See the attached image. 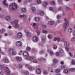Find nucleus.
Listing matches in <instances>:
<instances>
[{
	"instance_id": "nucleus-1",
	"label": "nucleus",
	"mask_w": 75,
	"mask_h": 75,
	"mask_svg": "<svg viewBox=\"0 0 75 75\" xmlns=\"http://www.w3.org/2000/svg\"><path fill=\"white\" fill-rule=\"evenodd\" d=\"M9 8L13 11H15L17 8V4L16 3H13L9 5Z\"/></svg>"
},
{
	"instance_id": "nucleus-2",
	"label": "nucleus",
	"mask_w": 75,
	"mask_h": 75,
	"mask_svg": "<svg viewBox=\"0 0 75 75\" xmlns=\"http://www.w3.org/2000/svg\"><path fill=\"white\" fill-rule=\"evenodd\" d=\"M64 20L65 21V23L63 24V28H64V31H65L66 30V29H67V28H68V20L66 18H65L64 19Z\"/></svg>"
},
{
	"instance_id": "nucleus-3",
	"label": "nucleus",
	"mask_w": 75,
	"mask_h": 75,
	"mask_svg": "<svg viewBox=\"0 0 75 75\" xmlns=\"http://www.w3.org/2000/svg\"><path fill=\"white\" fill-rule=\"evenodd\" d=\"M23 55L24 57H28L29 54H28V52H23V51H21L19 53V55Z\"/></svg>"
},
{
	"instance_id": "nucleus-4",
	"label": "nucleus",
	"mask_w": 75,
	"mask_h": 75,
	"mask_svg": "<svg viewBox=\"0 0 75 75\" xmlns=\"http://www.w3.org/2000/svg\"><path fill=\"white\" fill-rule=\"evenodd\" d=\"M16 45L17 47H21L22 45V43L20 41H17L16 42Z\"/></svg>"
},
{
	"instance_id": "nucleus-5",
	"label": "nucleus",
	"mask_w": 75,
	"mask_h": 75,
	"mask_svg": "<svg viewBox=\"0 0 75 75\" xmlns=\"http://www.w3.org/2000/svg\"><path fill=\"white\" fill-rule=\"evenodd\" d=\"M25 32L28 37H31V33H30L28 31L25 30Z\"/></svg>"
},
{
	"instance_id": "nucleus-6",
	"label": "nucleus",
	"mask_w": 75,
	"mask_h": 75,
	"mask_svg": "<svg viewBox=\"0 0 75 75\" xmlns=\"http://www.w3.org/2000/svg\"><path fill=\"white\" fill-rule=\"evenodd\" d=\"M22 36L23 34L21 32H19L17 35V37L18 38H22Z\"/></svg>"
},
{
	"instance_id": "nucleus-7",
	"label": "nucleus",
	"mask_w": 75,
	"mask_h": 75,
	"mask_svg": "<svg viewBox=\"0 0 75 75\" xmlns=\"http://www.w3.org/2000/svg\"><path fill=\"white\" fill-rule=\"evenodd\" d=\"M36 72L37 74H40L41 72V70L40 68H37L36 70Z\"/></svg>"
},
{
	"instance_id": "nucleus-8",
	"label": "nucleus",
	"mask_w": 75,
	"mask_h": 75,
	"mask_svg": "<svg viewBox=\"0 0 75 75\" xmlns=\"http://www.w3.org/2000/svg\"><path fill=\"white\" fill-rule=\"evenodd\" d=\"M38 40V37L37 36H35L33 38V41L34 42H37Z\"/></svg>"
},
{
	"instance_id": "nucleus-9",
	"label": "nucleus",
	"mask_w": 75,
	"mask_h": 75,
	"mask_svg": "<svg viewBox=\"0 0 75 75\" xmlns=\"http://www.w3.org/2000/svg\"><path fill=\"white\" fill-rule=\"evenodd\" d=\"M5 19L7 21H10L11 20V17L10 16H6L5 18Z\"/></svg>"
},
{
	"instance_id": "nucleus-10",
	"label": "nucleus",
	"mask_w": 75,
	"mask_h": 75,
	"mask_svg": "<svg viewBox=\"0 0 75 75\" xmlns=\"http://www.w3.org/2000/svg\"><path fill=\"white\" fill-rule=\"evenodd\" d=\"M13 51H14V49H13V48H11V49H10L8 50L9 54H11V55Z\"/></svg>"
},
{
	"instance_id": "nucleus-11",
	"label": "nucleus",
	"mask_w": 75,
	"mask_h": 75,
	"mask_svg": "<svg viewBox=\"0 0 75 75\" xmlns=\"http://www.w3.org/2000/svg\"><path fill=\"white\" fill-rule=\"evenodd\" d=\"M48 4V3L47 2H44L43 3L42 6L44 7H46V6H47Z\"/></svg>"
},
{
	"instance_id": "nucleus-12",
	"label": "nucleus",
	"mask_w": 75,
	"mask_h": 75,
	"mask_svg": "<svg viewBox=\"0 0 75 75\" xmlns=\"http://www.w3.org/2000/svg\"><path fill=\"white\" fill-rule=\"evenodd\" d=\"M47 51L48 52H49V53H50V55H54V52L52 51H51V50H47Z\"/></svg>"
},
{
	"instance_id": "nucleus-13",
	"label": "nucleus",
	"mask_w": 75,
	"mask_h": 75,
	"mask_svg": "<svg viewBox=\"0 0 75 75\" xmlns=\"http://www.w3.org/2000/svg\"><path fill=\"white\" fill-rule=\"evenodd\" d=\"M21 11L23 13H25L27 12V10L25 8H22L21 9Z\"/></svg>"
},
{
	"instance_id": "nucleus-14",
	"label": "nucleus",
	"mask_w": 75,
	"mask_h": 75,
	"mask_svg": "<svg viewBox=\"0 0 75 75\" xmlns=\"http://www.w3.org/2000/svg\"><path fill=\"white\" fill-rule=\"evenodd\" d=\"M6 0H4V1L3 2V4H4V5H5V6H8V4L7 3H6Z\"/></svg>"
},
{
	"instance_id": "nucleus-15",
	"label": "nucleus",
	"mask_w": 75,
	"mask_h": 75,
	"mask_svg": "<svg viewBox=\"0 0 75 75\" xmlns=\"http://www.w3.org/2000/svg\"><path fill=\"white\" fill-rule=\"evenodd\" d=\"M41 16H43V15H44V12L43 11H40L39 12Z\"/></svg>"
},
{
	"instance_id": "nucleus-16",
	"label": "nucleus",
	"mask_w": 75,
	"mask_h": 75,
	"mask_svg": "<svg viewBox=\"0 0 75 75\" xmlns=\"http://www.w3.org/2000/svg\"><path fill=\"white\" fill-rule=\"evenodd\" d=\"M16 60L17 61H21L22 60V59L20 57H16Z\"/></svg>"
},
{
	"instance_id": "nucleus-17",
	"label": "nucleus",
	"mask_w": 75,
	"mask_h": 75,
	"mask_svg": "<svg viewBox=\"0 0 75 75\" xmlns=\"http://www.w3.org/2000/svg\"><path fill=\"white\" fill-rule=\"evenodd\" d=\"M4 69V66L3 65L0 64V70H3Z\"/></svg>"
},
{
	"instance_id": "nucleus-18",
	"label": "nucleus",
	"mask_w": 75,
	"mask_h": 75,
	"mask_svg": "<svg viewBox=\"0 0 75 75\" xmlns=\"http://www.w3.org/2000/svg\"><path fill=\"white\" fill-rule=\"evenodd\" d=\"M4 63H8V60L7 58H5L4 59Z\"/></svg>"
},
{
	"instance_id": "nucleus-19",
	"label": "nucleus",
	"mask_w": 75,
	"mask_h": 75,
	"mask_svg": "<svg viewBox=\"0 0 75 75\" xmlns=\"http://www.w3.org/2000/svg\"><path fill=\"white\" fill-rule=\"evenodd\" d=\"M35 20L36 22H39V21H40V18L36 17L35 18Z\"/></svg>"
},
{
	"instance_id": "nucleus-20",
	"label": "nucleus",
	"mask_w": 75,
	"mask_h": 75,
	"mask_svg": "<svg viewBox=\"0 0 75 75\" xmlns=\"http://www.w3.org/2000/svg\"><path fill=\"white\" fill-rule=\"evenodd\" d=\"M57 59H53V62H54V64H52V66H54V65H55V64H56L57 63Z\"/></svg>"
},
{
	"instance_id": "nucleus-21",
	"label": "nucleus",
	"mask_w": 75,
	"mask_h": 75,
	"mask_svg": "<svg viewBox=\"0 0 75 75\" xmlns=\"http://www.w3.org/2000/svg\"><path fill=\"white\" fill-rule=\"evenodd\" d=\"M73 30L71 28H69L68 29V31L69 33H71L72 32Z\"/></svg>"
},
{
	"instance_id": "nucleus-22",
	"label": "nucleus",
	"mask_w": 75,
	"mask_h": 75,
	"mask_svg": "<svg viewBox=\"0 0 75 75\" xmlns=\"http://www.w3.org/2000/svg\"><path fill=\"white\" fill-rule=\"evenodd\" d=\"M15 28H18L20 27V25L18 24H15L14 26Z\"/></svg>"
},
{
	"instance_id": "nucleus-23",
	"label": "nucleus",
	"mask_w": 75,
	"mask_h": 75,
	"mask_svg": "<svg viewBox=\"0 0 75 75\" xmlns=\"http://www.w3.org/2000/svg\"><path fill=\"white\" fill-rule=\"evenodd\" d=\"M50 4H51V5H55V4H56L55 3V1H51Z\"/></svg>"
},
{
	"instance_id": "nucleus-24",
	"label": "nucleus",
	"mask_w": 75,
	"mask_h": 75,
	"mask_svg": "<svg viewBox=\"0 0 75 75\" xmlns=\"http://www.w3.org/2000/svg\"><path fill=\"white\" fill-rule=\"evenodd\" d=\"M54 23V21H50L48 23V24L49 25H53Z\"/></svg>"
},
{
	"instance_id": "nucleus-25",
	"label": "nucleus",
	"mask_w": 75,
	"mask_h": 75,
	"mask_svg": "<svg viewBox=\"0 0 75 75\" xmlns=\"http://www.w3.org/2000/svg\"><path fill=\"white\" fill-rule=\"evenodd\" d=\"M31 9L33 12L35 11V7L33 6L31 8Z\"/></svg>"
},
{
	"instance_id": "nucleus-26",
	"label": "nucleus",
	"mask_w": 75,
	"mask_h": 75,
	"mask_svg": "<svg viewBox=\"0 0 75 75\" xmlns=\"http://www.w3.org/2000/svg\"><path fill=\"white\" fill-rule=\"evenodd\" d=\"M24 74L25 75H30V72L28 71H26L24 72Z\"/></svg>"
},
{
	"instance_id": "nucleus-27",
	"label": "nucleus",
	"mask_w": 75,
	"mask_h": 75,
	"mask_svg": "<svg viewBox=\"0 0 75 75\" xmlns=\"http://www.w3.org/2000/svg\"><path fill=\"white\" fill-rule=\"evenodd\" d=\"M28 58H29L28 59L29 60H34V57H28Z\"/></svg>"
},
{
	"instance_id": "nucleus-28",
	"label": "nucleus",
	"mask_w": 75,
	"mask_h": 75,
	"mask_svg": "<svg viewBox=\"0 0 75 75\" xmlns=\"http://www.w3.org/2000/svg\"><path fill=\"white\" fill-rule=\"evenodd\" d=\"M0 32L1 33H3L4 32H5V29L4 28H2Z\"/></svg>"
},
{
	"instance_id": "nucleus-29",
	"label": "nucleus",
	"mask_w": 75,
	"mask_h": 75,
	"mask_svg": "<svg viewBox=\"0 0 75 75\" xmlns=\"http://www.w3.org/2000/svg\"><path fill=\"white\" fill-rule=\"evenodd\" d=\"M69 70L71 71V72H75V68H72L70 69H69Z\"/></svg>"
},
{
	"instance_id": "nucleus-30",
	"label": "nucleus",
	"mask_w": 75,
	"mask_h": 75,
	"mask_svg": "<svg viewBox=\"0 0 75 75\" xmlns=\"http://www.w3.org/2000/svg\"><path fill=\"white\" fill-rule=\"evenodd\" d=\"M65 46H69V42H66L64 43Z\"/></svg>"
},
{
	"instance_id": "nucleus-31",
	"label": "nucleus",
	"mask_w": 75,
	"mask_h": 75,
	"mask_svg": "<svg viewBox=\"0 0 75 75\" xmlns=\"http://www.w3.org/2000/svg\"><path fill=\"white\" fill-rule=\"evenodd\" d=\"M42 32L44 34H47L48 33V31L47 30H43L42 31Z\"/></svg>"
},
{
	"instance_id": "nucleus-32",
	"label": "nucleus",
	"mask_w": 75,
	"mask_h": 75,
	"mask_svg": "<svg viewBox=\"0 0 75 75\" xmlns=\"http://www.w3.org/2000/svg\"><path fill=\"white\" fill-rule=\"evenodd\" d=\"M48 38L49 39H51L52 38V35L51 34H49L47 36Z\"/></svg>"
},
{
	"instance_id": "nucleus-33",
	"label": "nucleus",
	"mask_w": 75,
	"mask_h": 75,
	"mask_svg": "<svg viewBox=\"0 0 75 75\" xmlns=\"http://www.w3.org/2000/svg\"><path fill=\"white\" fill-rule=\"evenodd\" d=\"M17 54V52L16 51H13L11 55H16Z\"/></svg>"
},
{
	"instance_id": "nucleus-34",
	"label": "nucleus",
	"mask_w": 75,
	"mask_h": 75,
	"mask_svg": "<svg viewBox=\"0 0 75 75\" xmlns=\"http://www.w3.org/2000/svg\"><path fill=\"white\" fill-rule=\"evenodd\" d=\"M64 72L65 74H68V70L67 69H65L64 70Z\"/></svg>"
},
{
	"instance_id": "nucleus-35",
	"label": "nucleus",
	"mask_w": 75,
	"mask_h": 75,
	"mask_svg": "<svg viewBox=\"0 0 75 75\" xmlns=\"http://www.w3.org/2000/svg\"><path fill=\"white\" fill-rule=\"evenodd\" d=\"M18 21L17 20H16L14 21L13 22V23L14 24H18L17 23H18Z\"/></svg>"
},
{
	"instance_id": "nucleus-36",
	"label": "nucleus",
	"mask_w": 75,
	"mask_h": 75,
	"mask_svg": "<svg viewBox=\"0 0 75 75\" xmlns=\"http://www.w3.org/2000/svg\"><path fill=\"white\" fill-rule=\"evenodd\" d=\"M60 71V69H58L55 70V72L57 73H58V72H59Z\"/></svg>"
},
{
	"instance_id": "nucleus-37",
	"label": "nucleus",
	"mask_w": 75,
	"mask_h": 75,
	"mask_svg": "<svg viewBox=\"0 0 75 75\" xmlns=\"http://www.w3.org/2000/svg\"><path fill=\"white\" fill-rule=\"evenodd\" d=\"M37 3L38 4H40L41 3V1L40 0H38L37 1Z\"/></svg>"
},
{
	"instance_id": "nucleus-38",
	"label": "nucleus",
	"mask_w": 75,
	"mask_h": 75,
	"mask_svg": "<svg viewBox=\"0 0 75 75\" xmlns=\"http://www.w3.org/2000/svg\"><path fill=\"white\" fill-rule=\"evenodd\" d=\"M19 68L20 69H21V68H23V65L21 64H19Z\"/></svg>"
},
{
	"instance_id": "nucleus-39",
	"label": "nucleus",
	"mask_w": 75,
	"mask_h": 75,
	"mask_svg": "<svg viewBox=\"0 0 75 75\" xmlns=\"http://www.w3.org/2000/svg\"><path fill=\"white\" fill-rule=\"evenodd\" d=\"M39 25V23H34L33 24V27H35V25Z\"/></svg>"
},
{
	"instance_id": "nucleus-40",
	"label": "nucleus",
	"mask_w": 75,
	"mask_h": 75,
	"mask_svg": "<svg viewBox=\"0 0 75 75\" xmlns=\"http://www.w3.org/2000/svg\"><path fill=\"white\" fill-rule=\"evenodd\" d=\"M45 39H44V38H42V42L43 43L44 42H45Z\"/></svg>"
},
{
	"instance_id": "nucleus-41",
	"label": "nucleus",
	"mask_w": 75,
	"mask_h": 75,
	"mask_svg": "<svg viewBox=\"0 0 75 75\" xmlns=\"http://www.w3.org/2000/svg\"><path fill=\"white\" fill-rule=\"evenodd\" d=\"M61 15H58L57 16V18L58 19H60L61 18Z\"/></svg>"
},
{
	"instance_id": "nucleus-42",
	"label": "nucleus",
	"mask_w": 75,
	"mask_h": 75,
	"mask_svg": "<svg viewBox=\"0 0 75 75\" xmlns=\"http://www.w3.org/2000/svg\"><path fill=\"white\" fill-rule=\"evenodd\" d=\"M53 47L54 50H56V49H57V45H54L53 46Z\"/></svg>"
},
{
	"instance_id": "nucleus-43",
	"label": "nucleus",
	"mask_w": 75,
	"mask_h": 75,
	"mask_svg": "<svg viewBox=\"0 0 75 75\" xmlns=\"http://www.w3.org/2000/svg\"><path fill=\"white\" fill-rule=\"evenodd\" d=\"M71 64L72 65H75V62L74 60H72L71 62Z\"/></svg>"
},
{
	"instance_id": "nucleus-44",
	"label": "nucleus",
	"mask_w": 75,
	"mask_h": 75,
	"mask_svg": "<svg viewBox=\"0 0 75 75\" xmlns=\"http://www.w3.org/2000/svg\"><path fill=\"white\" fill-rule=\"evenodd\" d=\"M24 15H19V17H20L21 18H22V17H24Z\"/></svg>"
},
{
	"instance_id": "nucleus-45",
	"label": "nucleus",
	"mask_w": 75,
	"mask_h": 75,
	"mask_svg": "<svg viewBox=\"0 0 75 75\" xmlns=\"http://www.w3.org/2000/svg\"><path fill=\"white\" fill-rule=\"evenodd\" d=\"M31 50V48L29 47H27V51H30Z\"/></svg>"
},
{
	"instance_id": "nucleus-46",
	"label": "nucleus",
	"mask_w": 75,
	"mask_h": 75,
	"mask_svg": "<svg viewBox=\"0 0 75 75\" xmlns=\"http://www.w3.org/2000/svg\"><path fill=\"white\" fill-rule=\"evenodd\" d=\"M75 39L74 37H73L71 38V41H75Z\"/></svg>"
},
{
	"instance_id": "nucleus-47",
	"label": "nucleus",
	"mask_w": 75,
	"mask_h": 75,
	"mask_svg": "<svg viewBox=\"0 0 75 75\" xmlns=\"http://www.w3.org/2000/svg\"><path fill=\"white\" fill-rule=\"evenodd\" d=\"M63 9L62 8L60 7L58 8V10L59 11H61V10H62Z\"/></svg>"
},
{
	"instance_id": "nucleus-48",
	"label": "nucleus",
	"mask_w": 75,
	"mask_h": 75,
	"mask_svg": "<svg viewBox=\"0 0 75 75\" xmlns=\"http://www.w3.org/2000/svg\"><path fill=\"white\" fill-rule=\"evenodd\" d=\"M59 55V52H57L55 54V55L56 56H58V55Z\"/></svg>"
},
{
	"instance_id": "nucleus-49",
	"label": "nucleus",
	"mask_w": 75,
	"mask_h": 75,
	"mask_svg": "<svg viewBox=\"0 0 75 75\" xmlns=\"http://www.w3.org/2000/svg\"><path fill=\"white\" fill-rule=\"evenodd\" d=\"M66 9L67 11H69V10L70 9V8L68 7H66Z\"/></svg>"
},
{
	"instance_id": "nucleus-50",
	"label": "nucleus",
	"mask_w": 75,
	"mask_h": 75,
	"mask_svg": "<svg viewBox=\"0 0 75 75\" xmlns=\"http://www.w3.org/2000/svg\"><path fill=\"white\" fill-rule=\"evenodd\" d=\"M37 33L38 35H39L40 34V31L38 30H37Z\"/></svg>"
},
{
	"instance_id": "nucleus-51",
	"label": "nucleus",
	"mask_w": 75,
	"mask_h": 75,
	"mask_svg": "<svg viewBox=\"0 0 75 75\" xmlns=\"http://www.w3.org/2000/svg\"><path fill=\"white\" fill-rule=\"evenodd\" d=\"M43 74H44V75H47V72L45 71H43Z\"/></svg>"
},
{
	"instance_id": "nucleus-52",
	"label": "nucleus",
	"mask_w": 75,
	"mask_h": 75,
	"mask_svg": "<svg viewBox=\"0 0 75 75\" xmlns=\"http://www.w3.org/2000/svg\"><path fill=\"white\" fill-rule=\"evenodd\" d=\"M28 68L29 71H32V70L33 69V68L31 67H29Z\"/></svg>"
},
{
	"instance_id": "nucleus-53",
	"label": "nucleus",
	"mask_w": 75,
	"mask_h": 75,
	"mask_svg": "<svg viewBox=\"0 0 75 75\" xmlns=\"http://www.w3.org/2000/svg\"><path fill=\"white\" fill-rule=\"evenodd\" d=\"M57 40L58 41H61V38H57Z\"/></svg>"
},
{
	"instance_id": "nucleus-54",
	"label": "nucleus",
	"mask_w": 75,
	"mask_h": 75,
	"mask_svg": "<svg viewBox=\"0 0 75 75\" xmlns=\"http://www.w3.org/2000/svg\"><path fill=\"white\" fill-rule=\"evenodd\" d=\"M53 9V8L52 7H50L49 8V9L50 10V11H52Z\"/></svg>"
},
{
	"instance_id": "nucleus-55",
	"label": "nucleus",
	"mask_w": 75,
	"mask_h": 75,
	"mask_svg": "<svg viewBox=\"0 0 75 75\" xmlns=\"http://www.w3.org/2000/svg\"><path fill=\"white\" fill-rule=\"evenodd\" d=\"M3 17H4V15H1L0 16V18H3Z\"/></svg>"
},
{
	"instance_id": "nucleus-56",
	"label": "nucleus",
	"mask_w": 75,
	"mask_h": 75,
	"mask_svg": "<svg viewBox=\"0 0 75 75\" xmlns=\"http://www.w3.org/2000/svg\"><path fill=\"white\" fill-rule=\"evenodd\" d=\"M42 27L43 28H46V27H47L46 26V25H42Z\"/></svg>"
},
{
	"instance_id": "nucleus-57",
	"label": "nucleus",
	"mask_w": 75,
	"mask_h": 75,
	"mask_svg": "<svg viewBox=\"0 0 75 75\" xmlns=\"http://www.w3.org/2000/svg\"><path fill=\"white\" fill-rule=\"evenodd\" d=\"M23 18L26 19V18H27V16L25 15H24Z\"/></svg>"
},
{
	"instance_id": "nucleus-58",
	"label": "nucleus",
	"mask_w": 75,
	"mask_h": 75,
	"mask_svg": "<svg viewBox=\"0 0 75 75\" xmlns=\"http://www.w3.org/2000/svg\"><path fill=\"white\" fill-rule=\"evenodd\" d=\"M69 55L70 56V57H72L73 56V54H72V53L69 52Z\"/></svg>"
},
{
	"instance_id": "nucleus-59",
	"label": "nucleus",
	"mask_w": 75,
	"mask_h": 75,
	"mask_svg": "<svg viewBox=\"0 0 75 75\" xmlns=\"http://www.w3.org/2000/svg\"><path fill=\"white\" fill-rule=\"evenodd\" d=\"M59 51L60 52H61L62 53L63 52V50H62V49H60Z\"/></svg>"
},
{
	"instance_id": "nucleus-60",
	"label": "nucleus",
	"mask_w": 75,
	"mask_h": 75,
	"mask_svg": "<svg viewBox=\"0 0 75 75\" xmlns=\"http://www.w3.org/2000/svg\"><path fill=\"white\" fill-rule=\"evenodd\" d=\"M65 49L67 51H68V50H69V47H66Z\"/></svg>"
},
{
	"instance_id": "nucleus-61",
	"label": "nucleus",
	"mask_w": 75,
	"mask_h": 75,
	"mask_svg": "<svg viewBox=\"0 0 75 75\" xmlns=\"http://www.w3.org/2000/svg\"><path fill=\"white\" fill-rule=\"evenodd\" d=\"M57 23H61V21L58 20L57 22Z\"/></svg>"
},
{
	"instance_id": "nucleus-62",
	"label": "nucleus",
	"mask_w": 75,
	"mask_h": 75,
	"mask_svg": "<svg viewBox=\"0 0 75 75\" xmlns=\"http://www.w3.org/2000/svg\"><path fill=\"white\" fill-rule=\"evenodd\" d=\"M3 72L2 71L0 72V75H3Z\"/></svg>"
},
{
	"instance_id": "nucleus-63",
	"label": "nucleus",
	"mask_w": 75,
	"mask_h": 75,
	"mask_svg": "<svg viewBox=\"0 0 75 75\" xmlns=\"http://www.w3.org/2000/svg\"><path fill=\"white\" fill-rule=\"evenodd\" d=\"M26 68H29V64H26Z\"/></svg>"
},
{
	"instance_id": "nucleus-64",
	"label": "nucleus",
	"mask_w": 75,
	"mask_h": 75,
	"mask_svg": "<svg viewBox=\"0 0 75 75\" xmlns=\"http://www.w3.org/2000/svg\"><path fill=\"white\" fill-rule=\"evenodd\" d=\"M73 35L75 37V30L73 32Z\"/></svg>"
}]
</instances>
